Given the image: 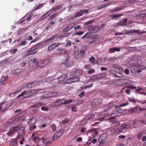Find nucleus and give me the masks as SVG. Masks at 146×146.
<instances>
[{
	"mask_svg": "<svg viewBox=\"0 0 146 146\" xmlns=\"http://www.w3.org/2000/svg\"><path fill=\"white\" fill-rule=\"evenodd\" d=\"M128 103H123L118 106L115 105V108H120L121 107H123L128 105Z\"/></svg>",
	"mask_w": 146,
	"mask_h": 146,
	"instance_id": "nucleus-36",
	"label": "nucleus"
},
{
	"mask_svg": "<svg viewBox=\"0 0 146 146\" xmlns=\"http://www.w3.org/2000/svg\"><path fill=\"white\" fill-rule=\"evenodd\" d=\"M82 73V71L81 70H77L75 72V74L77 76H79Z\"/></svg>",
	"mask_w": 146,
	"mask_h": 146,
	"instance_id": "nucleus-46",
	"label": "nucleus"
},
{
	"mask_svg": "<svg viewBox=\"0 0 146 146\" xmlns=\"http://www.w3.org/2000/svg\"><path fill=\"white\" fill-rule=\"evenodd\" d=\"M88 9L82 10L80 11L79 12H77L75 15V17H80L84 14L88 12Z\"/></svg>",
	"mask_w": 146,
	"mask_h": 146,
	"instance_id": "nucleus-5",
	"label": "nucleus"
},
{
	"mask_svg": "<svg viewBox=\"0 0 146 146\" xmlns=\"http://www.w3.org/2000/svg\"><path fill=\"white\" fill-rule=\"evenodd\" d=\"M108 110H106V109H105V110L104 111L100 113V115L101 116H104L107 115L108 114Z\"/></svg>",
	"mask_w": 146,
	"mask_h": 146,
	"instance_id": "nucleus-32",
	"label": "nucleus"
},
{
	"mask_svg": "<svg viewBox=\"0 0 146 146\" xmlns=\"http://www.w3.org/2000/svg\"><path fill=\"white\" fill-rule=\"evenodd\" d=\"M79 78L77 76H76L73 78L68 79L67 81H68V82L69 83H70L72 82H76L79 81Z\"/></svg>",
	"mask_w": 146,
	"mask_h": 146,
	"instance_id": "nucleus-8",
	"label": "nucleus"
},
{
	"mask_svg": "<svg viewBox=\"0 0 146 146\" xmlns=\"http://www.w3.org/2000/svg\"><path fill=\"white\" fill-rule=\"evenodd\" d=\"M42 140L43 142L44 143H45V145H48L50 144L51 143H52V141H48L47 142H46V140L44 139V138L43 137L42 138Z\"/></svg>",
	"mask_w": 146,
	"mask_h": 146,
	"instance_id": "nucleus-40",
	"label": "nucleus"
},
{
	"mask_svg": "<svg viewBox=\"0 0 146 146\" xmlns=\"http://www.w3.org/2000/svg\"><path fill=\"white\" fill-rule=\"evenodd\" d=\"M142 135V133L141 132H139L138 134V135L137 136V137L138 139H140Z\"/></svg>",
	"mask_w": 146,
	"mask_h": 146,
	"instance_id": "nucleus-54",
	"label": "nucleus"
},
{
	"mask_svg": "<svg viewBox=\"0 0 146 146\" xmlns=\"http://www.w3.org/2000/svg\"><path fill=\"white\" fill-rule=\"evenodd\" d=\"M98 76L99 77V79H101L105 78L107 74L106 73H102L100 74H98Z\"/></svg>",
	"mask_w": 146,
	"mask_h": 146,
	"instance_id": "nucleus-29",
	"label": "nucleus"
},
{
	"mask_svg": "<svg viewBox=\"0 0 146 146\" xmlns=\"http://www.w3.org/2000/svg\"><path fill=\"white\" fill-rule=\"evenodd\" d=\"M8 78V76H3L1 80V83L3 84H5L6 82V80Z\"/></svg>",
	"mask_w": 146,
	"mask_h": 146,
	"instance_id": "nucleus-14",
	"label": "nucleus"
},
{
	"mask_svg": "<svg viewBox=\"0 0 146 146\" xmlns=\"http://www.w3.org/2000/svg\"><path fill=\"white\" fill-rule=\"evenodd\" d=\"M115 102L114 101H112L110 103H108L105 107V108L106 110H109L113 107L114 106H115Z\"/></svg>",
	"mask_w": 146,
	"mask_h": 146,
	"instance_id": "nucleus-7",
	"label": "nucleus"
},
{
	"mask_svg": "<svg viewBox=\"0 0 146 146\" xmlns=\"http://www.w3.org/2000/svg\"><path fill=\"white\" fill-rule=\"evenodd\" d=\"M26 16H25L23 18H22L19 21V24H21L25 22L26 21V19H25V17Z\"/></svg>",
	"mask_w": 146,
	"mask_h": 146,
	"instance_id": "nucleus-47",
	"label": "nucleus"
},
{
	"mask_svg": "<svg viewBox=\"0 0 146 146\" xmlns=\"http://www.w3.org/2000/svg\"><path fill=\"white\" fill-rule=\"evenodd\" d=\"M35 50L32 49V48H31L26 53V55L27 56L30 55H32L36 53L37 52V51Z\"/></svg>",
	"mask_w": 146,
	"mask_h": 146,
	"instance_id": "nucleus-12",
	"label": "nucleus"
},
{
	"mask_svg": "<svg viewBox=\"0 0 146 146\" xmlns=\"http://www.w3.org/2000/svg\"><path fill=\"white\" fill-rule=\"evenodd\" d=\"M52 97L51 92L47 94H45L43 96L44 98H48Z\"/></svg>",
	"mask_w": 146,
	"mask_h": 146,
	"instance_id": "nucleus-41",
	"label": "nucleus"
},
{
	"mask_svg": "<svg viewBox=\"0 0 146 146\" xmlns=\"http://www.w3.org/2000/svg\"><path fill=\"white\" fill-rule=\"evenodd\" d=\"M56 35H54L53 36H52V37H51L45 40L44 41V43H46L48 42L51 41L52 40H53L56 37Z\"/></svg>",
	"mask_w": 146,
	"mask_h": 146,
	"instance_id": "nucleus-15",
	"label": "nucleus"
},
{
	"mask_svg": "<svg viewBox=\"0 0 146 146\" xmlns=\"http://www.w3.org/2000/svg\"><path fill=\"white\" fill-rule=\"evenodd\" d=\"M142 61L141 60H138L137 61V62H136V63H137V65L135 64L134 65V66L137 67L138 68H139L140 69L139 70H136V72L137 73H139L141 72V69H144V68H142V66L141 65V64L142 63Z\"/></svg>",
	"mask_w": 146,
	"mask_h": 146,
	"instance_id": "nucleus-2",
	"label": "nucleus"
},
{
	"mask_svg": "<svg viewBox=\"0 0 146 146\" xmlns=\"http://www.w3.org/2000/svg\"><path fill=\"white\" fill-rule=\"evenodd\" d=\"M63 129H60L52 137V140L54 141L59 139L63 134Z\"/></svg>",
	"mask_w": 146,
	"mask_h": 146,
	"instance_id": "nucleus-1",
	"label": "nucleus"
},
{
	"mask_svg": "<svg viewBox=\"0 0 146 146\" xmlns=\"http://www.w3.org/2000/svg\"><path fill=\"white\" fill-rule=\"evenodd\" d=\"M32 96L30 94L29 91H24L22 93L19 95L18 97H19L20 96H22L23 98H27Z\"/></svg>",
	"mask_w": 146,
	"mask_h": 146,
	"instance_id": "nucleus-4",
	"label": "nucleus"
},
{
	"mask_svg": "<svg viewBox=\"0 0 146 146\" xmlns=\"http://www.w3.org/2000/svg\"><path fill=\"white\" fill-rule=\"evenodd\" d=\"M27 43V42L25 41H23L17 44L16 46L19 47L20 46H25Z\"/></svg>",
	"mask_w": 146,
	"mask_h": 146,
	"instance_id": "nucleus-20",
	"label": "nucleus"
},
{
	"mask_svg": "<svg viewBox=\"0 0 146 146\" xmlns=\"http://www.w3.org/2000/svg\"><path fill=\"white\" fill-rule=\"evenodd\" d=\"M43 3L40 4L38 6L36 7V9H40L44 5Z\"/></svg>",
	"mask_w": 146,
	"mask_h": 146,
	"instance_id": "nucleus-61",
	"label": "nucleus"
},
{
	"mask_svg": "<svg viewBox=\"0 0 146 146\" xmlns=\"http://www.w3.org/2000/svg\"><path fill=\"white\" fill-rule=\"evenodd\" d=\"M42 43L40 42L36 44L32 48V49H33V50H36V49L38 48L40 45Z\"/></svg>",
	"mask_w": 146,
	"mask_h": 146,
	"instance_id": "nucleus-37",
	"label": "nucleus"
},
{
	"mask_svg": "<svg viewBox=\"0 0 146 146\" xmlns=\"http://www.w3.org/2000/svg\"><path fill=\"white\" fill-rule=\"evenodd\" d=\"M138 109V107L135 106V107L129 110V112L130 113H132L133 112L137 111Z\"/></svg>",
	"mask_w": 146,
	"mask_h": 146,
	"instance_id": "nucleus-28",
	"label": "nucleus"
},
{
	"mask_svg": "<svg viewBox=\"0 0 146 146\" xmlns=\"http://www.w3.org/2000/svg\"><path fill=\"white\" fill-rule=\"evenodd\" d=\"M119 123L118 121H114L113 123V125H114L115 126H117L119 125Z\"/></svg>",
	"mask_w": 146,
	"mask_h": 146,
	"instance_id": "nucleus-56",
	"label": "nucleus"
},
{
	"mask_svg": "<svg viewBox=\"0 0 146 146\" xmlns=\"http://www.w3.org/2000/svg\"><path fill=\"white\" fill-rule=\"evenodd\" d=\"M35 133H33L32 134V137L35 142H37L39 141L40 138L38 137H35Z\"/></svg>",
	"mask_w": 146,
	"mask_h": 146,
	"instance_id": "nucleus-26",
	"label": "nucleus"
},
{
	"mask_svg": "<svg viewBox=\"0 0 146 146\" xmlns=\"http://www.w3.org/2000/svg\"><path fill=\"white\" fill-rule=\"evenodd\" d=\"M89 60L90 62L93 63L95 61V59L93 57H92L90 58Z\"/></svg>",
	"mask_w": 146,
	"mask_h": 146,
	"instance_id": "nucleus-64",
	"label": "nucleus"
},
{
	"mask_svg": "<svg viewBox=\"0 0 146 146\" xmlns=\"http://www.w3.org/2000/svg\"><path fill=\"white\" fill-rule=\"evenodd\" d=\"M91 67V65L90 64H89L85 65L84 66V67L86 69H89Z\"/></svg>",
	"mask_w": 146,
	"mask_h": 146,
	"instance_id": "nucleus-63",
	"label": "nucleus"
},
{
	"mask_svg": "<svg viewBox=\"0 0 146 146\" xmlns=\"http://www.w3.org/2000/svg\"><path fill=\"white\" fill-rule=\"evenodd\" d=\"M114 75L117 77H121L122 76V74L116 71L115 72V74H114Z\"/></svg>",
	"mask_w": 146,
	"mask_h": 146,
	"instance_id": "nucleus-42",
	"label": "nucleus"
},
{
	"mask_svg": "<svg viewBox=\"0 0 146 146\" xmlns=\"http://www.w3.org/2000/svg\"><path fill=\"white\" fill-rule=\"evenodd\" d=\"M139 30H129L127 31L126 34L127 35H130V34H134V33H138Z\"/></svg>",
	"mask_w": 146,
	"mask_h": 146,
	"instance_id": "nucleus-18",
	"label": "nucleus"
},
{
	"mask_svg": "<svg viewBox=\"0 0 146 146\" xmlns=\"http://www.w3.org/2000/svg\"><path fill=\"white\" fill-rule=\"evenodd\" d=\"M93 83H92L84 87V88L85 89H86L87 88H90L93 85Z\"/></svg>",
	"mask_w": 146,
	"mask_h": 146,
	"instance_id": "nucleus-59",
	"label": "nucleus"
},
{
	"mask_svg": "<svg viewBox=\"0 0 146 146\" xmlns=\"http://www.w3.org/2000/svg\"><path fill=\"white\" fill-rule=\"evenodd\" d=\"M70 121V119L68 118H65L62 121V123L63 124H64L68 123Z\"/></svg>",
	"mask_w": 146,
	"mask_h": 146,
	"instance_id": "nucleus-45",
	"label": "nucleus"
},
{
	"mask_svg": "<svg viewBox=\"0 0 146 146\" xmlns=\"http://www.w3.org/2000/svg\"><path fill=\"white\" fill-rule=\"evenodd\" d=\"M51 127L52 130L54 131H56V126L54 124H51Z\"/></svg>",
	"mask_w": 146,
	"mask_h": 146,
	"instance_id": "nucleus-52",
	"label": "nucleus"
},
{
	"mask_svg": "<svg viewBox=\"0 0 146 146\" xmlns=\"http://www.w3.org/2000/svg\"><path fill=\"white\" fill-rule=\"evenodd\" d=\"M54 45L55 48L58 47L59 46L61 45L62 44V43H53Z\"/></svg>",
	"mask_w": 146,
	"mask_h": 146,
	"instance_id": "nucleus-60",
	"label": "nucleus"
},
{
	"mask_svg": "<svg viewBox=\"0 0 146 146\" xmlns=\"http://www.w3.org/2000/svg\"><path fill=\"white\" fill-rule=\"evenodd\" d=\"M17 50L16 49H12L9 50V52L11 53L12 54H14L17 51Z\"/></svg>",
	"mask_w": 146,
	"mask_h": 146,
	"instance_id": "nucleus-53",
	"label": "nucleus"
},
{
	"mask_svg": "<svg viewBox=\"0 0 146 146\" xmlns=\"http://www.w3.org/2000/svg\"><path fill=\"white\" fill-rule=\"evenodd\" d=\"M99 79V77L98 74L95 75H94L91 76L90 78V80L94 81Z\"/></svg>",
	"mask_w": 146,
	"mask_h": 146,
	"instance_id": "nucleus-21",
	"label": "nucleus"
},
{
	"mask_svg": "<svg viewBox=\"0 0 146 146\" xmlns=\"http://www.w3.org/2000/svg\"><path fill=\"white\" fill-rule=\"evenodd\" d=\"M95 102L96 106L100 105L102 103V100L101 99L98 98L95 100Z\"/></svg>",
	"mask_w": 146,
	"mask_h": 146,
	"instance_id": "nucleus-22",
	"label": "nucleus"
},
{
	"mask_svg": "<svg viewBox=\"0 0 146 146\" xmlns=\"http://www.w3.org/2000/svg\"><path fill=\"white\" fill-rule=\"evenodd\" d=\"M144 89L138 87L135 89V90L136 91L138 92V93L139 91H140V90H142L143 91H144Z\"/></svg>",
	"mask_w": 146,
	"mask_h": 146,
	"instance_id": "nucleus-62",
	"label": "nucleus"
},
{
	"mask_svg": "<svg viewBox=\"0 0 146 146\" xmlns=\"http://www.w3.org/2000/svg\"><path fill=\"white\" fill-rule=\"evenodd\" d=\"M115 131V133L116 135H118L122 131V130L121 128H117L114 129Z\"/></svg>",
	"mask_w": 146,
	"mask_h": 146,
	"instance_id": "nucleus-24",
	"label": "nucleus"
},
{
	"mask_svg": "<svg viewBox=\"0 0 146 146\" xmlns=\"http://www.w3.org/2000/svg\"><path fill=\"white\" fill-rule=\"evenodd\" d=\"M62 100L63 101V104H68L72 102V101L71 99L66 100L64 99H62Z\"/></svg>",
	"mask_w": 146,
	"mask_h": 146,
	"instance_id": "nucleus-30",
	"label": "nucleus"
},
{
	"mask_svg": "<svg viewBox=\"0 0 146 146\" xmlns=\"http://www.w3.org/2000/svg\"><path fill=\"white\" fill-rule=\"evenodd\" d=\"M58 14V12H55L54 14L52 15L51 16L49 17L48 18L49 20H51L54 19Z\"/></svg>",
	"mask_w": 146,
	"mask_h": 146,
	"instance_id": "nucleus-23",
	"label": "nucleus"
},
{
	"mask_svg": "<svg viewBox=\"0 0 146 146\" xmlns=\"http://www.w3.org/2000/svg\"><path fill=\"white\" fill-rule=\"evenodd\" d=\"M57 50L58 51L60 54H64L66 53L67 51L64 49H62L60 48H58L57 49Z\"/></svg>",
	"mask_w": 146,
	"mask_h": 146,
	"instance_id": "nucleus-27",
	"label": "nucleus"
},
{
	"mask_svg": "<svg viewBox=\"0 0 146 146\" xmlns=\"http://www.w3.org/2000/svg\"><path fill=\"white\" fill-rule=\"evenodd\" d=\"M137 17H139V18L143 19L144 18H146V13H142V14H140L139 15H138L136 16Z\"/></svg>",
	"mask_w": 146,
	"mask_h": 146,
	"instance_id": "nucleus-38",
	"label": "nucleus"
},
{
	"mask_svg": "<svg viewBox=\"0 0 146 146\" xmlns=\"http://www.w3.org/2000/svg\"><path fill=\"white\" fill-rule=\"evenodd\" d=\"M128 100L130 102H132L135 103L136 102V100L133 98H128Z\"/></svg>",
	"mask_w": 146,
	"mask_h": 146,
	"instance_id": "nucleus-48",
	"label": "nucleus"
},
{
	"mask_svg": "<svg viewBox=\"0 0 146 146\" xmlns=\"http://www.w3.org/2000/svg\"><path fill=\"white\" fill-rule=\"evenodd\" d=\"M44 82L43 81V80H40V81H35L32 83H30L27 84L26 86V87L29 88H31L32 87L36 85H39V83L41 82Z\"/></svg>",
	"mask_w": 146,
	"mask_h": 146,
	"instance_id": "nucleus-3",
	"label": "nucleus"
},
{
	"mask_svg": "<svg viewBox=\"0 0 146 146\" xmlns=\"http://www.w3.org/2000/svg\"><path fill=\"white\" fill-rule=\"evenodd\" d=\"M70 35L68 33H66L62 34L58 37V39L62 40L64 38Z\"/></svg>",
	"mask_w": 146,
	"mask_h": 146,
	"instance_id": "nucleus-11",
	"label": "nucleus"
},
{
	"mask_svg": "<svg viewBox=\"0 0 146 146\" xmlns=\"http://www.w3.org/2000/svg\"><path fill=\"white\" fill-rule=\"evenodd\" d=\"M72 28V27H69V26H67L64 29V31L65 32H67L69 30L71 29Z\"/></svg>",
	"mask_w": 146,
	"mask_h": 146,
	"instance_id": "nucleus-49",
	"label": "nucleus"
},
{
	"mask_svg": "<svg viewBox=\"0 0 146 146\" xmlns=\"http://www.w3.org/2000/svg\"><path fill=\"white\" fill-rule=\"evenodd\" d=\"M103 59H99L97 60L96 62L97 64L99 65H103L104 62L102 61Z\"/></svg>",
	"mask_w": 146,
	"mask_h": 146,
	"instance_id": "nucleus-34",
	"label": "nucleus"
},
{
	"mask_svg": "<svg viewBox=\"0 0 146 146\" xmlns=\"http://www.w3.org/2000/svg\"><path fill=\"white\" fill-rule=\"evenodd\" d=\"M41 90V89H37L35 90H32L29 91L30 94H32V96L37 94L38 92Z\"/></svg>",
	"mask_w": 146,
	"mask_h": 146,
	"instance_id": "nucleus-16",
	"label": "nucleus"
},
{
	"mask_svg": "<svg viewBox=\"0 0 146 146\" xmlns=\"http://www.w3.org/2000/svg\"><path fill=\"white\" fill-rule=\"evenodd\" d=\"M55 48L53 44H51L48 47V51H50L53 50Z\"/></svg>",
	"mask_w": 146,
	"mask_h": 146,
	"instance_id": "nucleus-39",
	"label": "nucleus"
},
{
	"mask_svg": "<svg viewBox=\"0 0 146 146\" xmlns=\"http://www.w3.org/2000/svg\"><path fill=\"white\" fill-rule=\"evenodd\" d=\"M122 15V14L115 15H112V17L113 18H117L120 17Z\"/></svg>",
	"mask_w": 146,
	"mask_h": 146,
	"instance_id": "nucleus-55",
	"label": "nucleus"
},
{
	"mask_svg": "<svg viewBox=\"0 0 146 146\" xmlns=\"http://www.w3.org/2000/svg\"><path fill=\"white\" fill-rule=\"evenodd\" d=\"M125 79H121L120 81V82L121 83V84H120L119 86H123L124 85H126V84H127V82H126L125 81Z\"/></svg>",
	"mask_w": 146,
	"mask_h": 146,
	"instance_id": "nucleus-31",
	"label": "nucleus"
},
{
	"mask_svg": "<svg viewBox=\"0 0 146 146\" xmlns=\"http://www.w3.org/2000/svg\"><path fill=\"white\" fill-rule=\"evenodd\" d=\"M63 102L62 99L59 100H57L53 103V105L54 106H58L63 104Z\"/></svg>",
	"mask_w": 146,
	"mask_h": 146,
	"instance_id": "nucleus-9",
	"label": "nucleus"
},
{
	"mask_svg": "<svg viewBox=\"0 0 146 146\" xmlns=\"http://www.w3.org/2000/svg\"><path fill=\"white\" fill-rule=\"evenodd\" d=\"M120 50V49L119 47H113L110 48L109 50V53L114 52L115 51L119 52Z\"/></svg>",
	"mask_w": 146,
	"mask_h": 146,
	"instance_id": "nucleus-10",
	"label": "nucleus"
},
{
	"mask_svg": "<svg viewBox=\"0 0 146 146\" xmlns=\"http://www.w3.org/2000/svg\"><path fill=\"white\" fill-rule=\"evenodd\" d=\"M122 8L121 7H115L114 9H113L111 11L112 13L114 12H118L120 11L121 9Z\"/></svg>",
	"mask_w": 146,
	"mask_h": 146,
	"instance_id": "nucleus-33",
	"label": "nucleus"
},
{
	"mask_svg": "<svg viewBox=\"0 0 146 146\" xmlns=\"http://www.w3.org/2000/svg\"><path fill=\"white\" fill-rule=\"evenodd\" d=\"M51 13L50 12V11L46 12L45 13L42 17V19L43 20L48 17L51 14Z\"/></svg>",
	"mask_w": 146,
	"mask_h": 146,
	"instance_id": "nucleus-25",
	"label": "nucleus"
},
{
	"mask_svg": "<svg viewBox=\"0 0 146 146\" xmlns=\"http://www.w3.org/2000/svg\"><path fill=\"white\" fill-rule=\"evenodd\" d=\"M113 67V68L117 69L119 71H121L123 70V68L121 66L117 64H114Z\"/></svg>",
	"mask_w": 146,
	"mask_h": 146,
	"instance_id": "nucleus-19",
	"label": "nucleus"
},
{
	"mask_svg": "<svg viewBox=\"0 0 146 146\" xmlns=\"http://www.w3.org/2000/svg\"><path fill=\"white\" fill-rule=\"evenodd\" d=\"M10 107L8 104H7L4 107L3 110L2 111V112H4V111Z\"/></svg>",
	"mask_w": 146,
	"mask_h": 146,
	"instance_id": "nucleus-58",
	"label": "nucleus"
},
{
	"mask_svg": "<svg viewBox=\"0 0 146 146\" xmlns=\"http://www.w3.org/2000/svg\"><path fill=\"white\" fill-rule=\"evenodd\" d=\"M14 71L16 72V75H19L22 72V70L20 69H17L15 70H14Z\"/></svg>",
	"mask_w": 146,
	"mask_h": 146,
	"instance_id": "nucleus-43",
	"label": "nucleus"
},
{
	"mask_svg": "<svg viewBox=\"0 0 146 146\" xmlns=\"http://www.w3.org/2000/svg\"><path fill=\"white\" fill-rule=\"evenodd\" d=\"M17 142L15 139L11 141L10 143V145L12 146H14L17 144Z\"/></svg>",
	"mask_w": 146,
	"mask_h": 146,
	"instance_id": "nucleus-35",
	"label": "nucleus"
},
{
	"mask_svg": "<svg viewBox=\"0 0 146 146\" xmlns=\"http://www.w3.org/2000/svg\"><path fill=\"white\" fill-rule=\"evenodd\" d=\"M16 121L17 120H13L9 122L10 123L9 124L10 125H12L15 124Z\"/></svg>",
	"mask_w": 146,
	"mask_h": 146,
	"instance_id": "nucleus-57",
	"label": "nucleus"
},
{
	"mask_svg": "<svg viewBox=\"0 0 146 146\" xmlns=\"http://www.w3.org/2000/svg\"><path fill=\"white\" fill-rule=\"evenodd\" d=\"M21 127V125H18L16 126H14L11 127L10 129L11 130H13V131H17L19 130Z\"/></svg>",
	"mask_w": 146,
	"mask_h": 146,
	"instance_id": "nucleus-17",
	"label": "nucleus"
},
{
	"mask_svg": "<svg viewBox=\"0 0 146 146\" xmlns=\"http://www.w3.org/2000/svg\"><path fill=\"white\" fill-rule=\"evenodd\" d=\"M94 21V20H90L89 21L86 22L84 23V25H88L89 24H90L91 23H93Z\"/></svg>",
	"mask_w": 146,
	"mask_h": 146,
	"instance_id": "nucleus-44",
	"label": "nucleus"
},
{
	"mask_svg": "<svg viewBox=\"0 0 146 146\" xmlns=\"http://www.w3.org/2000/svg\"><path fill=\"white\" fill-rule=\"evenodd\" d=\"M41 110L43 111H48L49 110V108L47 107L43 106L41 108Z\"/></svg>",
	"mask_w": 146,
	"mask_h": 146,
	"instance_id": "nucleus-51",
	"label": "nucleus"
},
{
	"mask_svg": "<svg viewBox=\"0 0 146 146\" xmlns=\"http://www.w3.org/2000/svg\"><path fill=\"white\" fill-rule=\"evenodd\" d=\"M37 120V117H33L29 119L28 122V124L30 126H32L36 123Z\"/></svg>",
	"mask_w": 146,
	"mask_h": 146,
	"instance_id": "nucleus-6",
	"label": "nucleus"
},
{
	"mask_svg": "<svg viewBox=\"0 0 146 146\" xmlns=\"http://www.w3.org/2000/svg\"><path fill=\"white\" fill-rule=\"evenodd\" d=\"M88 72L89 74H91L95 72V70L91 68L88 70Z\"/></svg>",
	"mask_w": 146,
	"mask_h": 146,
	"instance_id": "nucleus-50",
	"label": "nucleus"
},
{
	"mask_svg": "<svg viewBox=\"0 0 146 146\" xmlns=\"http://www.w3.org/2000/svg\"><path fill=\"white\" fill-rule=\"evenodd\" d=\"M62 7L61 5H56L52 9H51L50 10V11L51 13H52L54 11H56L58 10L60 8H61Z\"/></svg>",
	"mask_w": 146,
	"mask_h": 146,
	"instance_id": "nucleus-13",
	"label": "nucleus"
}]
</instances>
